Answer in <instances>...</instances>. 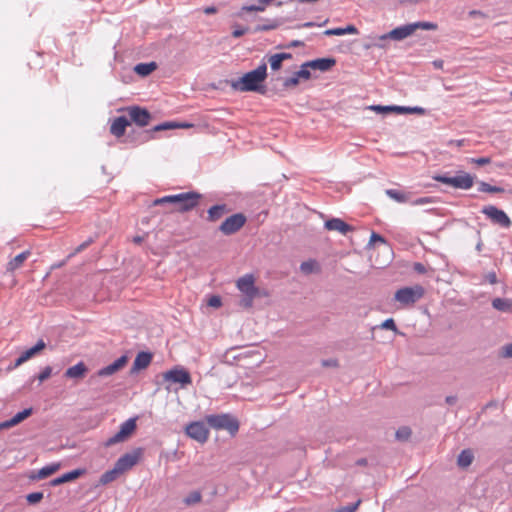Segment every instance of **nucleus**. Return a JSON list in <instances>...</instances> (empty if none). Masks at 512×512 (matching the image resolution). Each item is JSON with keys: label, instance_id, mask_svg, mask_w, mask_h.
<instances>
[{"label": "nucleus", "instance_id": "nucleus-49", "mask_svg": "<svg viewBox=\"0 0 512 512\" xmlns=\"http://www.w3.org/2000/svg\"><path fill=\"white\" fill-rule=\"evenodd\" d=\"M299 84V78L296 74H294L292 77L286 78L283 82V87L285 89L295 87Z\"/></svg>", "mask_w": 512, "mask_h": 512}, {"label": "nucleus", "instance_id": "nucleus-63", "mask_svg": "<svg viewBox=\"0 0 512 512\" xmlns=\"http://www.w3.org/2000/svg\"><path fill=\"white\" fill-rule=\"evenodd\" d=\"M458 401V397L455 395H450L445 398V402L448 405H454Z\"/></svg>", "mask_w": 512, "mask_h": 512}, {"label": "nucleus", "instance_id": "nucleus-6", "mask_svg": "<svg viewBox=\"0 0 512 512\" xmlns=\"http://www.w3.org/2000/svg\"><path fill=\"white\" fill-rule=\"evenodd\" d=\"M136 421L137 418L135 417L129 418L124 423H122L120 425L119 431L115 435L106 440L105 446L111 447L117 443H121L128 440L137 429Z\"/></svg>", "mask_w": 512, "mask_h": 512}, {"label": "nucleus", "instance_id": "nucleus-40", "mask_svg": "<svg viewBox=\"0 0 512 512\" xmlns=\"http://www.w3.org/2000/svg\"><path fill=\"white\" fill-rule=\"evenodd\" d=\"M26 501L29 505H36L40 503L44 498L43 492H32L25 496Z\"/></svg>", "mask_w": 512, "mask_h": 512}, {"label": "nucleus", "instance_id": "nucleus-54", "mask_svg": "<svg viewBox=\"0 0 512 512\" xmlns=\"http://www.w3.org/2000/svg\"><path fill=\"white\" fill-rule=\"evenodd\" d=\"M500 356L504 358H512V342L501 348Z\"/></svg>", "mask_w": 512, "mask_h": 512}, {"label": "nucleus", "instance_id": "nucleus-14", "mask_svg": "<svg viewBox=\"0 0 512 512\" xmlns=\"http://www.w3.org/2000/svg\"><path fill=\"white\" fill-rule=\"evenodd\" d=\"M253 275L247 274L237 280V288L242 294H263L261 290L255 286Z\"/></svg>", "mask_w": 512, "mask_h": 512}, {"label": "nucleus", "instance_id": "nucleus-10", "mask_svg": "<svg viewBox=\"0 0 512 512\" xmlns=\"http://www.w3.org/2000/svg\"><path fill=\"white\" fill-rule=\"evenodd\" d=\"M143 454L142 448H136L132 452L125 453L116 462L115 466L121 474L135 466Z\"/></svg>", "mask_w": 512, "mask_h": 512}, {"label": "nucleus", "instance_id": "nucleus-44", "mask_svg": "<svg viewBox=\"0 0 512 512\" xmlns=\"http://www.w3.org/2000/svg\"><path fill=\"white\" fill-rule=\"evenodd\" d=\"M268 61L272 70L277 71L281 69L283 61L280 60V57H278L277 54L271 55Z\"/></svg>", "mask_w": 512, "mask_h": 512}, {"label": "nucleus", "instance_id": "nucleus-30", "mask_svg": "<svg viewBox=\"0 0 512 512\" xmlns=\"http://www.w3.org/2000/svg\"><path fill=\"white\" fill-rule=\"evenodd\" d=\"M157 69L156 62H149V63H139L134 67V71L136 74L142 77H146L150 75L153 71Z\"/></svg>", "mask_w": 512, "mask_h": 512}, {"label": "nucleus", "instance_id": "nucleus-60", "mask_svg": "<svg viewBox=\"0 0 512 512\" xmlns=\"http://www.w3.org/2000/svg\"><path fill=\"white\" fill-rule=\"evenodd\" d=\"M303 46H304V42H302L300 40H293L289 44H287L285 46V48H295V47H303Z\"/></svg>", "mask_w": 512, "mask_h": 512}, {"label": "nucleus", "instance_id": "nucleus-51", "mask_svg": "<svg viewBox=\"0 0 512 512\" xmlns=\"http://www.w3.org/2000/svg\"><path fill=\"white\" fill-rule=\"evenodd\" d=\"M309 67H304V63L301 65V68L299 71H297L295 74L297 75V77L300 79V78H303L305 80H308L311 78V72L308 70Z\"/></svg>", "mask_w": 512, "mask_h": 512}, {"label": "nucleus", "instance_id": "nucleus-53", "mask_svg": "<svg viewBox=\"0 0 512 512\" xmlns=\"http://www.w3.org/2000/svg\"><path fill=\"white\" fill-rule=\"evenodd\" d=\"M361 500H357L355 503L341 507L337 512H355L359 507Z\"/></svg>", "mask_w": 512, "mask_h": 512}, {"label": "nucleus", "instance_id": "nucleus-5", "mask_svg": "<svg viewBox=\"0 0 512 512\" xmlns=\"http://www.w3.org/2000/svg\"><path fill=\"white\" fill-rule=\"evenodd\" d=\"M424 292L425 290L421 285L403 287L396 291L394 299L404 306H409L420 300L423 297Z\"/></svg>", "mask_w": 512, "mask_h": 512}, {"label": "nucleus", "instance_id": "nucleus-13", "mask_svg": "<svg viewBox=\"0 0 512 512\" xmlns=\"http://www.w3.org/2000/svg\"><path fill=\"white\" fill-rule=\"evenodd\" d=\"M164 379L173 383H179L182 386L191 384L190 373L183 368H174L164 373Z\"/></svg>", "mask_w": 512, "mask_h": 512}, {"label": "nucleus", "instance_id": "nucleus-50", "mask_svg": "<svg viewBox=\"0 0 512 512\" xmlns=\"http://www.w3.org/2000/svg\"><path fill=\"white\" fill-rule=\"evenodd\" d=\"M472 164H476L478 166H484L491 163L490 157H479V158H470L468 160Z\"/></svg>", "mask_w": 512, "mask_h": 512}, {"label": "nucleus", "instance_id": "nucleus-11", "mask_svg": "<svg viewBox=\"0 0 512 512\" xmlns=\"http://www.w3.org/2000/svg\"><path fill=\"white\" fill-rule=\"evenodd\" d=\"M482 213L486 215L494 224H498L501 227L509 228L512 222L508 215L501 209L493 205L484 206Z\"/></svg>", "mask_w": 512, "mask_h": 512}, {"label": "nucleus", "instance_id": "nucleus-56", "mask_svg": "<svg viewBox=\"0 0 512 512\" xmlns=\"http://www.w3.org/2000/svg\"><path fill=\"white\" fill-rule=\"evenodd\" d=\"M321 365H322L323 367H326V368H328V367L337 368V367H339V362H338V360H337V359H335V358L323 359V360L321 361Z\"/></svg>", "mask_w": 512, "mask_h": 512}, {"label": "nucleus", "instance_id": "nucleus-26", "mask_svg": "<svg viewBox=\"0 0 512 512\" xmlns=\"http://www.w3.org/2000/svg\"><path fill=\"white\" fill-rule=\"evenodd\" d=\"M46 348V343L44 340L39 339L37 343L31 348L25 350L21 353L26 361L32 359L33 357L39 355Z\"/></svg>", "mask_w": 512, "mask_h": 512}, {"label": "nucleus", "instance_id": "nucleus-23", "mask_svg": "<svg viewBox=\"0 0 512 512\" xmlns=\"http://www.w3.org/2000/svg\"><path fill=\"white\" fill-rule=\"evenodd\" d=\"M88 372V367L85 365L84 362H79L76 365L69 367L66 371L64 376L71 379H82L85 377L86 373Z\"/></svg>", "mask_w": 512, "mask_h": 512}, {"label": "nucleus", "instance_id": "nucleus-45", "mask_svg": "<svg viewBox=\"0 0 512 512\" xmlns=\"http://www.w3.org/2000/svg\"><path fill=\"white\" fill-rule=\"evenodd\" d=\"M370 109L377 112V113H388V112H395V105H372L370 106Z\"/></svg>", "mask_w": 512, "mask_h": 512}, {"label": "nucleus", "instance_id": "nucleus-24", "mask_svg": "<svg viewBox=\"0 0 512 512\" xmlns=\"http://www.w3.org/2000/svg\"><path fill=\"white\" fill-rule=\"evenodd\" d=\"M30 254H31L30 250H26V251L20 253L19 255L15 256L13 259H11L7 263L6 270L8 272H13V271L19 269L23 265V263L27 260V258L30 256Z\"/></svg>", "mask_w": 512, "mask_h": 512}, {"label": "nucleus", "instance_id": "nucleus-28", "mask_svg": "<svg viewBox=\"0 0 512 512\" xmlns=\"http://www.w3.org/2000/svg\"><path fill=\"white\" fill-rule=\"evenodd\" d=\"M345 34H358V29L354 25H348L345 28H331L324 31L326 36H342Z\"/></svg>", "mask_w": 512, "mask_h": 512}, {"label": "nucleus", "instance_id": "nucleus-48", "mask_svg": "<svg viewBox=\"0 0 512 512\" xmlns=\"http://www.w3.org/2000/svg\"><path fill=\"white\" fill-rule=\"evenodd\" d=\"M52 373V368L50 366H46L37 376L36 378L39 380V382H44L47 379L50 378Z\"/></svg>", "mask_w": 512, "mask_h": 512}, {"label": "nucleus", "instance_id": "nucleus-17", "mask_svg": "<svg viewBox=\"0 0 512 512\" xmlns=\"http://www.w3.org/2000/svg\"><path fill=\"white\" fill-rule=\"evenodd\" d=\"M325 229L329 231H338L343 235H346L348 232L354 231V227L347 224L340 218H331L325 221L324 223Z\"/></svg>", "mask_w": 512, "mask_h": 512}, {"label": "nucleus", "instance_id": "nucleus-59", "mask_svg": "<svg viewBox=\"0 0 512 512\" xmlns=\"http://www.w3.org/2000/svg\"><path fill=\"white\" fill-rule=\"evenodd\" d=\"M413 269H414V271H416L417 273H420V274H423L426 272L425 265L420 262L414 263Z\"/></svg>", "mask_w": 512, "mask_h": 512}, {"label": "nucleus", "instance_id": "nucleus-15", "mask_svg": "<svg viewBox=\"0 0 512 512\" xmlns=\"http://www.w3.org/2000/svg\"><path fill=\"white\" fill-rule=\"evenodd\" d=\"M336 64V59L333 57L317 58L304 63V67L319 70L321 72L329 71Z\"/></svg>", "mask_w": 512, "mask_h": 512}, {"label": "nucleus", "instance_id": "nucleus-38", "mask_svg": "<svg viewBox=\"0 0 512 512\" xmlns=\"http://www.w3.org/2000/svg\"><path fill=\"white\" fill-rule=\"evenodd\" d=\"M318 269V264L315 260L304 261L300 265V270L304 274H310Z\"/></svg>", "mask_w": 512, "mask_h": 512}, {"label": "nucleus", "instance_id": "nucleus-47", "mask_svg": "<svg viewBox=\"0 0 512 512\" xmlns=\"http://www.w3.org/2000/svg\"><path fill=\"white\" fill-rule=\"evenodd\" d=\"M233 27L234 30L232 31V37L234 38H240L249 31L248 27H241L238 24H234Z\"/></svg>", "mask_w": 512, "mask_h": 512}, {"label": "nucleus", "instance_id": "nucleus-1", "mask_svg": "<svg viewBox=\"0 0 512 512\" xmlns=\"http://www.w3.org/2000/svg\"><path fill=\"white\" fill-rule=\"evenodd\" d=\"M267 78L266 63L260 64L256 69L245 73L242 77L231 82V87L240 92L266 93V87L263 85Z\"/></svg>", "mask_w": 512, "mask_h": 512}, {"label": "nucleus", "instance_id": "nucleus-31", "mask_svg": "<svg viewBox=\"0 0 512 512\" xmlns=\"http://www.w3.org/2000/svg\"><path fill=\"white\" fill-rule=\"evenodd\" d=\"M121 475L120 471L114 467L105 473H103L99 478V484L100 485H107L113 481H115L119 476Z\"/></svg>", "mask_w": 512, "mask_h": 512}, {"label": "nucleus", "instance_id": "nucleus-55", "mask_svg": "<svg viewBox=\"0 0 512 512\" xmlns=\"http://www.w3.org/2000/svg\"><path fill=\"white\" fill-rule=\"evenodd\" d=\"M210 307L219 308L222 305V300L220 296L214 295L211 296L207 302Z\"/></svg>", "mask_w": 512, "mask_h": 512}, {"label": "nucleus", "instance_id": "nucleus-52", "mask_svg": "<svg viewBox=\"0 0 512 512\" xmlns=\"http://www.w3.org/2000/svg\"><path fill=\"white\" fill-rule=\"evenodd\" d=\"M434 202H435V199L433 197H420V198L415 199L411 203L414 206H420V205L430 204V203H434Z\"/></svg>", "mask_w": 512, "mask_h": 512}, {"label": "nucleus", "instance_id": "nucleus-61", "mask_svg": "<svg viewBox=\"0 0 512 512\" xmlns=\"http://www.w3.org/2000/svg\"><path fill=\"white\" fill-rule=\"evenodd\" d=\"M486 279L490 284H496L497 283V275L495 272H490L486 275Z\"/></svg>", "mask_w": 512, "mask_h": 512}, {"label": "nucleus", "instance_id": "nucleus-35", "mask_svg": "<svg viewBox=\"0 0 512 512\" xmlns=\"http://www.w3.org/2000/svg\"><path fill=\"white\" fill-rule=\"evenodd\" d=\"M395 112L398 113V114L409 113V114L423 115V114H425L426 111H425L424 108L418 107V106L406 107V106H396L395 105Z\"/></svg>", "mask_w": 512, "mask_h": 512}, {"label": "nucleus", "instance_id": "nucleus-4", "mask_svg": "<svg viewBox=\"0 0 512 512\" xmlns=\"http://www.w3.org/2000/svg\"><path fill=\"white\" fill-rule=\"evenodd\" d=\"M210 427L217 430H226L234 436L239 430V421L230 414H215L206 416Z\"/></svg>", "mask_w": 512, "mask_h": 512}, {"label": "nucleus", "instance_id": "nucleus-33", "mask_svg": "<svg viewBox=\"0 0 512 512\" xmlns=\"http://www.w3.org/2000/svg\"><path fill=\"white\" fill-rule=\"evenodd\" d=\"M176 127H177V125H176L175 121H167V122L160 123V124L154 126L151 130L146 131L147 138H151L152 137L151 134L154 132L176 129Z\"/></svg>", "mask_w": 512, "mask_h": 512}, {"label": "nucleus", "instance_id": "nucleus-27", "mask_svg": "<svg viewBox=\"0 0 512 512\" xmlns=\"http://www.w3.org/2000/svg\"><path fill=\"white\" fill-rule=\"evenodd\" d=\"M491 304L492 307L498 311L512 313V299L494 298Z\"/></svg>", "mask_w": 512, "mask_h": 512}, {"label": "nucleus", "instance_id": "nucleus-3", "mask_svg": "<svg viewBox=\"0 0 512 512\" xmlns=\"http://www.w3.org/2000/svg\"><path fill=\"white\" fill-rule=\"evenodd\" d=\"M435 181L452 186L456 189L468 190L474 184V177L467 172L458 171L455 176L436 174L432 177Z\"/></svg>", "mask_w": 512, "mask_h": 512}, {"label": "nucleus", "instance_id": "nucleus-32", "mask_svg": "<svg viewBox=\"0 0 512 512\" xmlns=\"http://www.w3.org/2000/svg\"><path fill=\"white\" fill-rule=\"evenodd\" d=\"M386 195L399 203H405L410 200L411 193H405L396 189H387Z\"/></svg>", "mask_w": 512, "mask_h": 512}, {"label": "nucleus", "instance_id": "nucleus-43", "mask_svg": "<svg viewBox=\"0 0 512 512\" xmlns=\"http://www.w3.org/2000/svg\"><path fill=\"white\" fill-rule=\"evenodd\" d=\"M178 200H180V198H177V194L176 195H168V196H164L162 198L155 199L153 202V205L158 206V205H162L165 203L174 204Z\"/></svg>", "mask_w": 512, "mask_h": 512}, {"label": "nucleus", "instance_id": "nucleus-42", "mask_svg": "<svg viewBox=\"0 0 512 512\" xmlns=\"http://www.w3.org/2000/svg\"><path fill=\"white\" fill-rule=\"evenodd\" d=\"M266 8V5L260 4L259 5H244L241 8V11L237 14L238 16L242 15V12H263Z\"/></svg>", "mask_w": 512, "mask_h": 512}, {"label": "nucleus", "instance_id": "nucleus-57", "mask_svg": "<svg viewBox=\"0 0 512 512\" xmlns=\"http://www.w3.org/2000/svg\"><path fill=\"white\" fill-rule=\"evenodd\" d=\"M375 242H380L382 244L386 243V240L383 236L373 232L370 237L369 246L372 245Z\"/></svg>", "mask_w": 512, "mask_h": 512}, {"label": "nucleus", "instance_id": "nucleus-2", "mask_svg": "<svg viewBox=\"0 0 512 512\" xmlns=\"http://www.w3.org/2000/svg\"><path fill=\"white\" fill-rule=\"evenodd\" d=\"M438 25L433 22H425V21H419L414 22L410 24H406L403 26L396 27L392 29L390 32L383 34L379 37V40H387L392 39L396 41H401L408 36L412 35L417 29H424V30H437Z\"/></svg>", "mask_w": 512, "mask_h": 512}, {"label": "nucleus", "instance_id": "nucleus-36", "mask_svg": "<svg viewBox=\"0 0 512 512\" xmlns=\"http://www.w3.org/2000/svg\"><path fill=\"white\" fill-rule=\"evenodd\" d=\"M478 190L480 192H485V193H502V192H504V188L499 187V186H492L484 181L479 182Z\"/></svg>", "mask_w": 512, "mask_h": 512}, {"label": "nucleus", "instance_id": "nucleus-22", "mask_svg": "<svg viewBox=\"0 0 512 512\" xmlns=\"http://www.w3.org/2000/svg\"><path fill=\"white\" fill-rule=\"evenodd\" d=\"M60 467L61 463H52L39 469L37 472H32L31 475L29 476V479L33 481L45 479L51 476L52 474L56 473L60 469Z\"/></svg>", "mask_w": 512, "mask_h": 512}, {"label": "nucleus", "instance_id": "nucleus-7", "mask_svg": "<svg viewBox=\"0 0 512 512\" xmlns=\"http://www.w3.org/2000/svg\"><path fill=\"white\" fill-rule=\"evenodd\" d=\"M247 222L243 213H235L227 217L218 227V230L225 236L234 235L239 232Z\"/></svg>", "mask_w": 512, "mask_h": 512}, {"label": "nucleus", "instance_id": "nucleus-46", "mask_svg": "<svg viewBox=\"0 0 512 512\" xmlns=\"http://www.w3.org/2000/svg\"><path fill=\"white\" fill-rule=\"evenodd\" d=\"M379 328L386 329V330H392V331H394L396 333L398 332L397 326H396L395 321H394L393 318H388L385 321H383L380 324Z\"/></svg>", "mask_w": 512, "mask_h": 512}, {"label": "nucleus", "instance_id": "nucleus-39", "mask_svg": "<svg viewBox=\"0 0 512 512\" xmlns=\"http://www.w3.org/2000/svg\"><path fill=\"white\" fill-rule=\"evenodd\" d=\"M412 431L408 426L400 427L396 433L395 437L399 441H407L411 437Z\"/></svg>", "mask_w": 512, "mask_h": 512}, {"label": "nucleus", "instance_id": "nucleus-12", "mask_svg": "<svg viewBox=\"0 0 512 512\" xmlns=\"http://www.w3.org/2000/svg\"><path fill=\"white\" fill-rule=\"evenodd\" d=\"M185 432L190 438L200 443L206 442L209 436L208 428L201 421H195L188 424L185 428Z\"/></svg>", "mask_w": 512, "mask_h": 512}, {"label": "nucleus", "instance_id": "nucleus-29", "mask_svg": "<svg viewBox=\"0 0 512 512\" xmlns=\"http://www.w3.org/2000/svg\"><path fill=\"white\" fill-rule=\"evenodd\" d=\"M474 454L471 449H464L460 452L457 458V465L461 468H467L473 462Z\"/></svg>", "mask_w": 512, "mask_h": 512}, {"label": "nucleus", "instance_id": "nucleus-62", "mask_svg": "<svg viewBox=\"0 0 512 512\" xmlns=\"http://www.w3.org/2000/svg\"><path fill=\"white\" fill-rule=\"evenodd\" d=\"M203 12L206 14V15H211V14H216L218 12V9L217 7L215 6H207L203 9Z\"/></svg>", "mask_w": 512, "mask_h": 512}, {"label": "nucleus", "instance_id": "nucleus-20", "mask_svg": "<svg viewBox=\"0 0 512 512\" xmlns=\"http://www.w3.org/2000/svg\"><path fill=\"white\" fill-rule=\"evenodd\" d=\"M231 211V209L226 204H216L211 206L207 210V221L208 222H217L220 220L224 215L228 214Z\"/></svg>", "mask_w": 512, "mask_h": 512}, {"label": "nucleus", "instance_id": "nucleus-8", "mask_svg": "<svg viewBox=\"0 0 512 512\" xmlns=\"http://www.w3.org/2000/svg\"><path fill=\"white\" fill-rule=\"evenodd\" d=\"M177 198H180V200L174 203L176 206L175 210L180 213H185L193 210L199 205L202 195L195 191H189L177 194Z\"/></svg>", "mask_w": 512, "mask_h": 512}, {"label": "nucleus", "instance_id": "nucleus-58", "mask_svg": "<svg viewBox=\"0 0 512 512\" xmlns=\"http://www.w3.org/2000/svg\"><path fill=\"white\" fill-rule=\"evenodd\" d=\"M93 242H94V238H93V237H90L88 240H86L85 242H83L82 244H80V245L75 249V253H80V252H82V251H83V250H85L89 245H91Z\"/></svg>", "mask_w": 512, "mask_h": 512}, {"label": "nucleus", "instance_id": "nucleus-19", "mask_svg": "<svg viewBox=\"0 0 512 512\" xmlns=\"http://www.w3.org/2000/svg\"><path fill=\"white\" fill-rule=\"evenodd\" d=\"M86 473V469L78 468L72 471H69L53 480L50 481L51 486H59L64 483L72 482Z\"/></svg>", "mask_w": 512, "mask_h": 512}, {"label": "nucleus", "instance_id": "nucleus-37", "mask_svg": "<svg viewBox=\"0 0 512 512\" xmlns=\"http://www.w3.org/2000/svg\"><path fill=\"white\" fill-rule=\"evenodd\" d=\"M262 295L263 294H250V295L243 294L242 298L239 301V305L242 308L249 309L253 305V300L256 298H260Z\"/></svg>", "mask_w": 512, "mask_h": 512}, {"label": "nucleus", "instance_id": "nucleus-16", "mask_svg": "<svg viewBox=\"0 0 512 512\" xmlns=\"http://www.w3.org/2000/svg\"><path fill=\"white\" fill-rule=\"evenodd\" d=\"M127 363H128V356L123 355V356L119 357L117 360H115L113 363L101 368L97 372V375L100 377H106V376L113 375L114 373H116V372L120 371L122 368H124Z\"/></svg>", "mask_w": 512, "mask_h": 512}, {"label": "nucleus", "instance_id": "nucleus-34", "mask_svg": "<svg viewBox=\"0 0 512 512\" xmlns=\"http://www.w3.org/2000/svg\"><path fill=\"white\" fill-rule=\"evenodd\" d=\"M33 413V408L30 407V408H26L20 412H18L17 414H15L10 420H11V423H13L14 426L18 425L19 423L23 422L24 420H26L28 417H30Z\"/></svg>", "mask_w": 512, "mask_h": 512}, {"label": "nucleus", "instance_id": "nucleus-64", "mask_svg": "<svg viewBox=\"0 0 512 512\" xmlns=\"http://www.w3.org/2000/svg\"><path fill=\"white\" fill-rule=\"evenodd\" d=\"M13 426H14L13 423H11V420L9 419V420H6V421L0 423V430L8 429Z\"/></svg>", "mask_w": 512, "mask_h": 512}, {"label": "nucleus", "instance_id": "nucleus-9", "mask_svg": "<svg viewBox=\"0 0 512 512\" xmlns=\"http://www.w3.org/2000/svg\"><path fill=\"white\" fill-rule=\"evenodd\" d=\"M125 110L130 117L129 121L139 127L147 126L152 120L151 113L144 107L134 105L126 107Z\"/></svg>", "mask_w": 512, "mask_h": 512}, {"label": "nucleus", "instance_id": "nucleus-18", "mask_svg": "<svg viewBox=\"0 0 512 512\" xmlns=\"http://www.w3.org/2000/svg\"><path fill=\"white\" fill-rule=\"evenodd\" d=\"M152 358L153 355L150 352H139L133 362V366L130 369V374H135L138 371L147 368L150 365Z\"/></svg>", "mask_w": 512, "mask_h": 512}, {"label": "nucleus", "instance_id": "nucleus-25", "mask_svg": "<svg viewBox=\"0 0 512 512\" xmlns=\"http://www.w3.org/2000/svg\"><path fill=\"white\" fill-rule=\"evenodd\" d=\"M285 23V19L283 18H275L267 20L266 24H258L254 27V32H266L270 30H275Z\"/></svg>", "mask_w": 512, "mask_h": 512}, {"label": "nucleus", "instance_id": "nucleus-41", "mask_svg": "<svg viewBox=\"0 0 512 512\" xmlns=\"http://www.w3.org/2000/svg\"><path fill=\"white\" fill-rule=\"evenodd\" d=\"M202 499V495L199 491H193L191 493H189L185 498H184V503L186 505H194V504H197L201 501Z\"/></svg>", "mask_w": 512, "mask_h": 512}, {"label": "nucleus", "instance_id": "nucleus-21", "mask_svg": "<svg viewBox=\"0 0 512 512\" xmlns=\"http://www.w3.org/2000/svg\"><path fill=\"white\" fill-rule=\"evenodd\" d=\"M130 125L131 121L125 116L117 117L110 126V132L115 137L120 138L125 134L126 128Z\"/></svg>", "mask_w": 512, "mask_h": 512}]
</instances>
